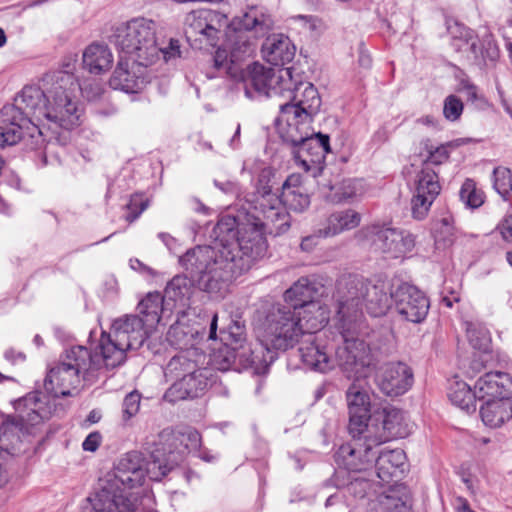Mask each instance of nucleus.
Wrapping results in <instances>:
<instances>
[{"label":"nucleus","instance_id":"obj_17","mask_svg":"<svg viewBox=\"0 0 512 512\" xmlns=\"http://www.w3.org/2000/svg\"><path fill=\"white\" fill-rule=\"evenodd\" d=\"M352 440L339 447L335 453V461L339 467L351 472H361L372 467L378 444L368 440V433H350Z\"/></svg>","mask_w":512,"mask_h":512},{"label":"nucleus","instance_id":"obj_39","mask_svg":"<svg viewBox=\"0 0 512 512\" xmlns=\"http://www.w3.org/2000/svg\"><path fill=\"white\" fill-rule=\"evenodd\" d=\"M204 332H201L198 325L189 324L183 319H178L172 324L167 332L166 340L174 348L181 351L197 350L195 345L197 339L202 337Z\"/></svg>","mask_w":512,"mask_h":512},{"label":"nucleus","instance_id":"obj_44","mask_svg":"<svg viewBox=\"0 0 512 512\" xmlns=\"http://www.w3.org/2000/svg\"><path fill=\"white\" fill-rule=\"evenodd\" d=\"M448 397L453 405L467 413H473L476 411V399H478V393L475 388L472 390L467 383L463 381H456L453 383L449 388Z\"/></svg>","mask_w":512,"mask_h":512},{"label":"nucleus","instance_id":"obj_53","mask_svg":"<svg viewBox=\"0 0 512 512\" xmlns=\"http://www.w3.org/2000/svg\"><path fill=\"white\" fill-rule=\"evenodd\" d=\"M466 333L470 344L479 350H486L488 348V338L483 330H477L473 323L467 322Z\"/></svg>","mask_w":512,"mask_h":512},{"label":"nucleus","instance_id":"obj_52","mask_svg":"<svg viewBox=\"0 0 512 512\" xmlns=\"http://www.w3.org/2000/svg\"><path fill=\"white\" fill-rule=\"evenodd\" d=\"M463 112V103L455 95H449L444 100L443 115L448 121H456Z\"/></svg>","mask_w":512,"mask_h":512},{"label":"nucleus","instance_id":"obj_34","mask_svg":"<svg viewBox=\"0 0 512 512\" xmlns=\"http://www.w3.org/2000/svg\"><path fill=\"white\" fill-rule=\"evenodd\" d=\"M322 286L308 277H301L284 293V304L276 306H290L293 310L298 307H306L308 303H317L315 298L319 295Z\"/></svg>","mask_w":512,"mask_h":512},{"label":"nucleus","instance_id":"obj_8","mask_svg":"<svg viewBox=\"0 0 512 512\" xmlns=\"http://www.w3.org/2000/svg\"><path fill=\"white\" fill-rule=\"evenodd\" d=\"M151 329L138 315H126L116 319L111 333L102 332L97 350L107 369H114L126 360V351L139 349Z\"/></svg>","mask_w":512,"mask_h":512},{"label":"nucleus","instance_id":"obj_56","mask_svg":"<svg viewBox=\"0 0 512 512\" xmlns=\"http://www.w3.org/2000/svg\"><path fill=\"white\" fill-rule=\"evenodd\" d=\"M147 206V201L138 202V199L132 198L130 200V203L127 205V208L130 210V212L126 215V220L132 223L141 215V213L147 208Z\"/></svg>","mask_w":512,"mask_h":512},{"label":"nucleus","instance_id":"obj_46","mask_svg":"<svg viewBox=\"0 0 512 512\" xmlns=\"http://www.w3.org/2000/svg\"><path fill=\"white\" fill-rule=\"evenodd\" d=\"M210 360L212 365L220 371H227L229 369L240 371L241 369H245L240 365L238 350L231 345L221 343L218 348L213 350L210 355Z\"/></svg>","mask_w":512,"mask_h":512},{"label":"nucleus","instance_id":"obj_37","mask_svg":"<svg viewBox=\"0 0 512 512\" xmlns=\"http://www.w3.org/2000/svg\"><path fill=\"white\" fill-rule=\"evenodd\" d=\"M467 43H470V54L473 63L479 67L486 65L487 61H495L499 55L498 47L492 34L485 32L481 38L475 36L472 30H466L464 34Z\"/></svg>","mask_w":512,"mask_h":512},{"label":"nucleus","instance_id":"obj_10","mask_svg":"<svg viewBox=\"0 0 512 512\" xmlns=\"http://www.w3.org/2000/svg\"><path fill=\"white\" fill-rule=\"evenodd\" d=\"M103 362L98 351L92 354L84 346H73L67 349L64 357L52 367L44 381L45 390L53 397L73 396V390L80 383V375L90 369H99Z\"/></svg>","mask_w":512,"mask_h":512},{"label":"nucleus","instance_id":"obj_14","mask_svg":"<svg viewBox=\"0 0 512 512\" xmlns=\"http://www.w3.org/2000/svg\"><path fill=\"white\" fill-rule=\"evenodd\" d=\"M361 233L375 250L390 258H399L415 246L414 236L410 232L386 224H372L363 228Z\"/></svg>","mask_w":512,"mask_h":512},{"label":"nucleus","instance_id":"obj_35","mask_svg":"<svg viewBox=\"0 0 512 512\" xmlns=\"http://www.w3.org/2000/svg\"><path fill=\"white\" fill-rule=\"evenodd\" d=\"M281 207L289 215L286 210L301 213L310 205V198L305 193L304 188L300 185V177L298 175H290L281 186V194L278 195Z\"/></svg>","mask_w":512,"mask_h":512},{"label":"nucleus","instance_id":"obj_49","mask_svg":"<svg viewBox=\"0 0 512 512\" xmlns=\"http://www.w3.org/2000/svg\"><path fill=\"white\" fill-rule=\"evenodd\" d=\"M329 190H335V200L337 202L349 201L353 197H355L361 188V184L356 179H344L338 185H329Z\"/></svg>","mask_w":512,"mask_h":512},{"label":"nucleus","instance_id":"obj_60","mask_svg":"<svg viewBox=\"0 0 512 512\" xmlns=\"http://www.w3.org/2000/svg\"><path fill=\"white\" fill-rule=\"evenodd\" d=\"M358 64L364 69H369L372 65V58L370 54L364 50L363 45L359 47Z\"/></svg>","mask_w":512,"mask_h":512},{"label":"nucleus","instance_id":"obj_54","mask_svg":"<svg viewBox=\"0 0 512 512\" xmlns=\"http://www.w3.org/2000/svg\"><path fill=\"white\" fill-rule=\"evenodd\" d=\"M326 512H350L349 507L344 500V496L336 492L330 495L325 502Z\"/></svg>","mask_w":512,"mask_h":512},{"label":"nucleus","instance_id":"obj_45","mask_svg":"<svg viewBox=\"0 0 512 512\" xmlns=\"http://www.w3.org/2000/svg\"><path fill=\"white\" fill-rule=\"evenodd\" d=\"M28 435L22 428L21 422L14 417L7 419L0 425V449L7 453H14L22 437Z\"/></svg>","mask_w":512,"mask_h":512},{"label":"nucleus","instance_id":"obj_50","mask_svg":"<svg viewBox=\"0 0 512 512\" xmlns=\"http://www.w3.org/2000/svg\"><path fill=\"white\" fill-rule=\"evenodd\" d=\"M141 394L138 391L128 393L122 402V421L124 425L135 417L140 410Z\"/></svg>","mask_w":512,"mask_h":512},{"label":"nucleus","instance_id":"obj_27","mask_svg":"<svg viewBox=\"0 0 512 512\" xmlns=\"http://www.w3.org/2000/svg\"><path fill=\"white\" fill-rule=\"evenodd\" d=\"M478 399L510 398L512 396V377L505 372H488L475 383Z\"/></svg>","mask_w":512,"mask_h":512},{"label":"nucleus","instance_id":"obj_6","mask_svg":"<svg viewBox=\"0 0 512 512\" xmlns=\"http://www.w3.org/2000/svg\"><path fill=\"white\" fill-rule=\"evenodd\" d=\"M157 29L158 25L154 20L136 17L113 26L109 41L120 53L134 59V64L148 67L160 57Z\"/></svg>","mask_w":512,"mask_h":512},{"label":"nucleus","instance_id":"obj_23","mask_svg":"<svg viewBox=\"0 0 512 512\" xmlns=\"http://www.w3.org/2000/svg\"><path fill=\"white\" fill-rule=\"evenodd\" d=\"M210 376L211 370L204 368L187 378L178 379L169 387L164 397L169 402L199 397L209 386Z\"/></svg>","mask_w":512,"mask_h":512},{"label":"nucleus","instance_id":"obj_31","mask_svg":"<svg viewBox=\"0 0 512 512\" xmlns=\"http://www.w3.org/2000/svg\"><path fill=\"white\" fill-rule=\"evenodd\" d=\"M291 116H293L292 113L284 115L280 109L276 124L280 125L282 122L286 123L285 127H279V135L283 143L288 145L291 149V153H293L308 136L314 133V131L310 127L312 121H306L300 117L293 120Z\"/></svg>","mask_w":512,"mask_h":512},{"label":"nucleus","instance_id":"obj_11","mask_svg":"<svg viewBox=\"0 0 512 512\" xmlns=\"http://www.w3.org/2000/svg\"><path fill=\"white\" fill-rule=\"evenodd\" d=\"M48 87L47 111L44 119L63 129L70 130L79 124L80 110L77 102L73 101L67 91V86L73 83L71 75L57 72L46 75L43 79Z\"/></svg>","mask_w":512,"mask_h":512},{"label":"nucleus","instance_id":"obj_21","mask_svg":"<svg viewBox=\"0 0 512 512\" xmlns=\"http://www.w3.org/2000/svg\"><path fill=\"white\" fill-rule=\"evenodd\" d=\"M394 305L397 313L412 323L422 322L429 311L426 295L416 286L403 282L394 290Z\"/></svg>","mask_w":512,"mask_h":512},{"label":"nucleus","instance_id":"obj_12","mask_svg":"<svg viewBox=\"0 0 512 512\" xmlns=\"http://www.w3.org/2000/svg\"><path fill=\"white\" fill-rule=\"evenodd\" d=\"M257 340L260 351L252 349L251 345L247 343L245 325L240 321H232L227 329L220 330V342L238 350L240 365L253 369L256 374H263L278 358L279 352L264 345L258 338Z\"/></svg>","mask_w":512,"mask_h":512},{"label":"nucleus","instance_id":"obj_22","mask_svg":"<svg viewBox=\"0 0 512 512\" xmlns=\"http://www.w3.org/2000/svg\"><path fill=\"white\" fill-rule=\"evenodd\" d=\"M415 194L411 200L412 215L415 219H423L436 197L439 195L441 186L437 173L425 166L416 176Z\"/></svg>","mask_w":512,"mask_h":512},{"label":"nucleus","instance_id":"obj_20","mask_svg":"<svg viewBox=\"0 0 512 512\" xmlns=\"http://www.w3.org/2000/svg\"><path fill=\"white\" fill-rule=\"evenodd\" d=\"M412 369L404 362H388L381 365L375 374L379 390L389 397L405 394L413 385Z\"/></svg>","mask_w":512,"mask_h":512},{"label":"nucleus","instance_id":"obj_4","mask_svg":"<svg viewBox=\"0 0 512 512\" xmlns=\"http://www.w3.org/2000/svg\"><path fill=\"white\" fill-rule=\"evenodd\" d=\"M327 322V310L320 302L295 310L290 306H272L256 326V337L264 345L284 352L294 347L302 335L319 337L316 334Z\"/></svg>","mask_w":512,"mask_h":512},{"label":"nucleus","instance_id":"obj_58","mask_svg":"<svg viewBox=\"0 0 512 512\" xmlns=\"http://www.w3.org/2000/svg\"><path fill=\"white\" fill-rule=\"evenodd\" d=\"M101 434L99 432L90 433L82 443L84 451L94 452L98 449L101 443Z\"/></svg>","mask_w":512,"mask_h":512},{"label":"nucleus","instance_id":"obj_24","mask_svg":"<svg viewBox=\"0 0 512 512\" xmlns=\"http://www.w3.org/2000/svg\"><path fill=\"white\" fill-rule=\"evenodd\" d=\"M15 409L19 412L14 418L21 422L22 428L28 435L33 434V428L49 419L51 410L44 407V403L38 398L37 394L30 393L23 398L15 401Z\"/></svg>","mask_w":512,"mask_h":512},{"label":"nucleus","instance_id":"obj_64","mask_svg":"<svg viewBox=\"0 0 512 512\" xmlns=\"http://www.w3.org/2000/svg\"><path fill=\"white\" fill-rule=\"evenodd\" d=\"M392 506H393V510H390L388 512H410L409 506L402 499H398L397 501H394L393 503H390L389 506H388L389 509Z\"/></svg>","mask_w":512,"mask_h":512},{"label":"nucleus","instance_id":"obj_9","mask_svg":"<svg viewBox=\"0 0 512 512\" xmlns=\"http://www.w3.org/2000/svg\"><path fill=\"white\" fill-rule=\"evenodd\" d=\"M200 446L201 435L197 430L175 432L165 428L158 434V441L153 443V447L147 448L150 459L146 471L152 480L160 481L179 465L185 453L197 451Z\"/></svg>","mask_w":512,"mask_h":512},{"label":"nucleus","instance_id":"obj_36","mask_svg":"<svg viewBox=\"0 0 512 512\" xmlns=\"http://www.w3.org/2000/svg\"><path fill=\"white\" fill-rule=\"evenodd\" d=\"M135 66L143 67L138 63L134 64V60L130 66L127 60L121 58L109 80L110 87L126 93H136L141 90L145 85V78L136 73Z\"/></svg>","mask_w":512,"mask_h":512},{"label":"nucleus","instance_id":"obj_47","mask_svg":"<svg viewBox=\"0 0 512 512\" xmlns=\"http://www.w3.org/2000/svg\"><path fill=\"white\" fill-rule=\"evenodd\" d=\"M493 182L495 190L507 200L512 192V171L506 167H496L493 170Z\"/></svg>","mask_w":512,"mask_h":512},{"label":"nucleus","instance_id":"obj_51","mask_svg":"<svg viewBox=\"0 0 512 512\" xmlns=\"http://www.w3.org/2000/svg\"><path fill=\"white\" fill-rule=\"evenodd\" d=\"M87 501L89 502V506H86L83 512H135L132 505L127 502L122 504V506H110L109 504L101 501L103 505L98 506V499L88 497Z\"/></svg>","mask_w":512,"mask_h":512},{"label":"nucleus","instance_id":"obj_33","mask_svg":"<svg viewBox=\"0 0 512 512\" xmlns=\"http://www.w3.org/2000/svg\"><path fill=\"white\" fill-rule=\"evenodd\" d=\"M204 356L198 353V350L180 351L173 356L165 367V377L177 381L178 379L187 378L194 373L204 370L199 360Z\"/></svg>","mask_w":512,"mask_h":512},{"label":"nucleus","instance_id":"obj_38","mask_svg":"<svg viewBox=\"0 0 512 512\" xmlns=\"http://www.w3.org/2000/svg\"><path fill=\"white\" fill-rule=\"evenodd\" d=\"M375 456L374 465L378 478L389 483L393 478L403 473V465L406 460L405 452L401 449L382 450Z\"/></svg>","mask_w":512,"mask_h":512},{"label":"nucleus","instance_id":"obj_19","mask_svg":"<svg viewBox=\"0 0 512 512\" xmlns=\"http://www.w3.org/2000/svg\"><path fill=\"white\" fill-rule=\"evenodd\" d=\"M350 433L369 432L371 420V397L363 380L353 381L346 390Z\"/></svg>","mask_w":512,"mask_h":512},{"label":"nucleus","instance_id":"obj_29","mask_svg":"<svg viewBox=\"0 0 512 512\" xmlns=\"http://www.w3.org/2000/svg\"><path fill=\"white\" fill-rule=\"evenodd\" d=\"M263 58L273 66H285L294 57L296 48L289 37L283 34L269 35L262 44Z\"/></svg>","mask_w":512,"mask_h":512},{"label":"nucleus","instance_id":"obj_5","mask_svg":"<svg viewBox=\"0 0 512 512\" xmlns=\"http://www.w3.org/2000/svg\"><path fill=\"white\" fill-rule=\"evenodd\" d=\"M276 173L270 168H263L257 178L256 191L246 199L248 207L245 222H236V228L251 238L258 232L262 239L265 234L280 235L290 227V215L283 208L276 192H273Z\"/></svg>","mask_w":512,"mask_h":512},{"label":"nucleus","instance_id":"obj_59","mask_svg":"<svg viewBox=\"0 0 512 512\" xmlns=\"http://www.w3.org/2000/svg\"><path fill=\"white\" fill-rule=\"evenodd\" d=\"M498 228L503 239L512 242V215L505 218Z\"/></svg>","mask_w":512,"mask_h":512},{"label":"nucleus","instance_id":"obj_55","mask_svg":"<svg viewBox=\"0 0 512 512\" xmlns=\"http://www.w3.org/2000/svg\"><path fill=\"white\" fill-rule=\"evenodd\" d=\"M428 153L429 155L426 159V162L434 165H440L449 158V152L446 145H440L434 149L431 147L428 150Z\"/></svg>","mask_w":512,"mask_h":512},{"label":"nucleus","instance_id":"obj_18","mask_svg":"<svg viewBox=\"0 0 512 512\" xmlns=\"http://www.w3.org/2000/svg\"><path fill=\"white\" fill-rule=\"evenodd\" d=\"M26 135L34 139L40 137L42 131L31 118L23 116L20 108L3 106L0 110V147L15 145Z\"/></svg>","mask_w":512,"mask_h":512},{"label":"nucleus","instance_id":"obj_2","mask_svg":"<svg viewBox=\"0 0 512 512\" xmlns=\"http://www.w3.org/2000/svg\"><path fill=\"white\" fill-rule=\"evenodd\" d=\"M235 223V218L221 220L214 229L216 240L213 245L196 246L180 257L185 274L200 290L221 294L233 279L264 256L266 239H262L258 232H253L249 238L245 230L240 232L234 227Z\"/></svg>","mask_w":512,"mask_h":512},{"label":"nucleus","instance_id":"obj_13","mask_svg":"<svg viewBox=\"0 0 512 512\" xmlns=\"http://www.w3.org/2000/svg\"><path fill=\"white\" fill-rule=\"evenodd\" d=\"M225 16L211 9H197L186 14L184 35L193 49L214 47L219 41L220 30L216 27Z\"/></svg>","mask_w":512,"mask_h":512},{"label":"nucleus","instance_id":"obj_32","mask_svg":"<svg viewBox=\"0 0 512 512\" xmlns=\"http://www.w3.org/2000/svg\"><path fill=\"white\" fill-rule=\"evenodd\" d=\"M137 310L143 321L151 329L162 319H168L173 313V307L167 305L165 296L160 292H149L138 304Z\"/></svg>","mask_w":512,"mask_h":512},{"label":"nucleus","instance_id":"obj_26","mask_svg":"<svg viewBox=\"0 0 512 512\" xmlns=\"http://www.w3.org/2000/svg\"><path fill=\"white\" fill-rule=\"evenodd\" d=\"M382 431L374 433L369 425L368 439L381 445L387 441L397 438H404L409 434L407 424L404 422V414L394 407H385L381 413Z\"/></svg>","mask_w":512,"mask_h":512},{"label":"nucleus","instance_id":"obj_43","mask_svg":"<svg viewBox=\"0 0 512 512\" xmlns=\"http://www.w3.org/2000/svg\"><path fill=\"white\" fill-rule=\"evenodd\" d=\"M361 215L353 209H345L332 213L327 219V226L320 232L325 236H335L346 230L359 226Z\"/></svg>","mask_w":512,"mask_h":512},{"label":"nucleus","instance_id":"obj_57","mask_svg":"<svg viewBox=\"0 0 512 512\" xmlns=\"http://www.w3.org/2000/svg\"><path fill=\"white\" fill-rule=\"evenodd\" d=\"M160 55L163 56L164 60L167 62L170 59H174L180 57V43L177 39H170L169 45L166 48H159Z\"/></svg>","mask_w":512,"mask_h":512},{"label":"nucleus","instance_id":"obj_62","mask_svg":"<svg viewBox=\"0 0 512 512\" xmlns=\"http://www.w3.org/2000/svg\"><path fill=\"white\" fill-rule=\"evenodd\" d=\"M318 244V239L315 236L304 237L300 243V248L304 252H311Z\"/></svg>","mask_w":512,"mask_h":512},{"label":"nucleus","instance_id":"obj_1","mask_svg":"<svg viewBox=\"0 0 512 512\" xmlns=\"http://www.w3.org/2000/svg\"><path fill=\"white\" fill-rule=\"evenodd\" d=\"M392 287L391 281L383 277L348 276L338 281L335 360L342 370L359 373L387 354V349L364 340L369 332L360 304L372 317L386 315L394 303Z\"/></svg>","mask_w":512,"mask_h":512},{"label":"nucleus","instance_id":"obj_30","mask_svg":"<svg viewBox=\"0 0 512 512\" xmlns=\"http://www.w3.org/2000/svg\"><path fill=\"white\" fill-rule=\"evenodd\" d=\"M319 337L308 338L298 351L303 364L310 370L320 373H327L332 370L335 360L329 355L326 346L321 345Z\"/></svg>","mask_w":512,"mask_h":512},{"label":"nucleus","instance_id":"obj_41","mask_svg":"<svg viewBox=\"0 0 512 512\" xmlns=\"http://www.w3.org/2000/svg\"><path fill=\"white\" fill-rule=\"evenodd\" d=\"M82 61L89 73L100 75L111 68L113 54L107 45L92 43L84 50Z\"/></svg>","mask_w":512,"mask_h":512},{"label":"nucleus","instance_id":"obj_16","mask_svg":"<svg viewBox=\"0 0 512 512\" xmlns=\"http://www.w3.org/2000/svg\"><path fill=\"white\" fill-rule=\"evenodd\" d=\"M290 81L284 88V98L287 102L280 104V109L284 115L293 114L291 119L300 117L306 121H313L318 114L322 101L317 88L312 83H299L291 88Z\"/></svg>","mask_w":512,"mask_h":512},{"label":"nucleus","instance_id":"obj_28","mask_svg":"<svg viewBox=\"0 0 512 512\" xmlns=\"http://www.w3.org/2000/svg\"><path fill=\"white\" fill-rule=\"evenodd\" d=\"M17 105L23 112V116L35 118L38 122L44 120V114L47 111L48 88L43 91L37 86H25L21 93L15 99Z\"/></svg>","mask_w":512,"mask_h":512},{"label":"nucleus","instance_id":"obj_3","mask_svg":"<svg viewBox=\"0 0 512 512\" xmlns=\"http://www.w3.org/2000/svg\"><path fill=\"white\" fill-rule=\"evenodd\" d=\"M273 27L272 16L257 6H250L242 16L234 17L226 28L224 41L211 58V65L205 72L207 78L235 77L238 67L256 50L249 32L254 31L258 37H264Z\"/></svg>","mask_w":512,"mask_h":512},{"label":"nucleus","instance_id":"obj_7","mask_svg":"<svg viewBox=\"0 0 512 512\" xmlns=\"http://www.w3.org/2000/svg\"><path fill=\"white\" fill-rule=\"evenodd\" d=\"M144 479L142 455L138 451H130L118 461L112 473L99 479L95 492L89 497L98 499V506L103 505L101 501L110 506H120L127 502L135 509L134 500L128 490L141 486Z\"/></svg>","mask_w":512,"mask_h":512},{"label":"nucleus","instance_id":"obj_63","mask_svg":"<svg viewBox=\"0 0 512 512\" xmlns=\"http://www.w3.org/2000/svg\"><path fill=\"white\" fill-rule=\"evenodd\" d=\"M463 92L465 93L467 100L475 102L478 100L477 87L471 83H465L463 85Z\"/></svg>","mask_w":512,"mask_h":512},{"label":"nucleus","instance_id":"obj_61","mask_svg":"<svg viewBox=\"0 0 512 512\" xmlns=\"http://www.w3.org/2000/svg\"><path fill=\"white\" fill-rule=\"evenodd\" d=\"M216 187H218L220 190H222L224 193L229 194H237L238 193V185L235 182L227 181V182H219L217 180L214 181Z\"/></svg>","mask_w":512,"mask_h":512},{"label":"nucleus","instance_id":"obj_15","mask_svg":"<svg viewBox=\"0 0 512 512\" xmlns=\"http://www.w3.org/2000/svg\"><path fill=\"white\" fill-rule=\"evenodd\" d=\"M282 73L291 77V68H285L276 73L271 68H266L257 62L253 63L243 79L245 96L249 99L257 96H284L287 80L283 79Z\"/></svg>","mask_w":512,"mask_h":512},{"label":"nucleus","instance_id":"obj_48","mask_svg":"<svg viewBox=\"0 0 512 512\" xmlns=\"http://www.w3.org/2000/svg\"><path fill=\"white\" fill-rule=\"evenodd\" d=\"M460 200L469 208H478L483 202V193L476 188V184L471 179H466L459 191Z\"/></svg>","mask_w":512,"mask_h":512},{"label":"nucleus","instance_id":"obj_42","mask_svg":"<svg viewBox=\"0 0 512 512\" xmlns=\"http://www.w3.org/2000/svg\"><path fill=\"white\" fill-rule=\"evenodd\" d=\"M480 415L485 425L499 427L512 418L510 398L487 399L480 407Z\"/></svg>","mask_w":512,"mask_h":512},{"label":"nucleus","instance_id":"obj_40","mask_svg":"<svg viewBox=\"0 0 512 512\" xmlns=\"http://www.w3.org/2000/svg\"><path fill=\"white\" fill-rule=\"evenodd\" d=\"M194 286L197 284L186 274L176 275L165 288L164 296L167 305L172 306L173 310L179 306L178 313L183 312V309L189 304Z\"/></svg>","mask_w":512,"mask_h":512},{"label":"nucleus","instance_id":"obj_25","mask_svg":"<svg viewBox=\"0 0 512 512\" xmlns=\"http://www.w3.org/2000/svg\"><path fill=\"white\" fill-rule=\"evenodd\" d=\"M329 136L320 132L313 133L306 138L292 153L295 161L306 171L311 166L320 164L325 154L330 152Z\"/></svg>","mask_w":512,"mask_h":512}]
</instances>
